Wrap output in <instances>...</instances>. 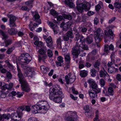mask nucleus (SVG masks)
Returning <instances> with one entry per match:
<instances>
[{
  "label": "nucleus",
  "instance_id": "1",
  "mask_svg": "<svg viewBox=\"0 0 121 121\" xmlns=\"http://www.w3.org/2000/svg\"><path fill=\"white\" fill-rule=\"evenodd\" d=\"M49 99L57 103H61L64 95L59 86L56 85L51 88L49 90Z\"/></svg>",
  "mask_w": 121,
  "mask_h": 121
},
{
  "label": "nucleus",
  "instance_id": "2",
  "mask_svg": "<svg viewBox=\"0 0 121 121\" xmlns=\"http://www.w3.org/2000/svg\"><path fill=\"white\" fill-rule=\"evenodd\" d=\"M50 107L48 103L46 100L39 101V104L33 106L31 110L34 114L38 113L44 114L46 113Z\"/></svg>",
  "mask_w": 121,
  "mask_h": 121
},
{
  "label": "nucleus",
  "instance_id": "3",
  "mask_svg": "<svg viewBox=\"0 0 121 121\" xmlns=\"http://www.w3.org/2000/svg\"><path fill=\"white\" fill-rule=\"evenodd\" d=\"M30 110V108L29 106H24L19 108L16 112L13 113L11 114L10 116L11 121H19L22 118V111H26L29 112Z\"/></svg>",
  "mask_w": 121,
  "mask_h": 121
},
{
  "label": "nucleus",
  "instance_id": "4",
  "mask_svg": "<svg viewBox=\"0 0 121 121\" xmlns=\"http://www.w3.org/2000/svg\"><path fill=\"white\" fill-rule=\"evenodd\" d=\"M79 43V44H80L79 46L77 42L76 46L73 48L72 51V54L73 56V57L76 58L78 57L81 52L83 50H87L88 49V47L85 45L84 42H82V43L81 42Z\"/></svg>",
  "mask_w": 121,
  "mask_h": 121
},
{
  "label": "nucleus",
  "instance_id": "5",
  "mask_svg": "<svg viewBox=\"0 0 121 121\" xmlns=\"http://www.w3.org/2000/svg\"><path fill=\"white\" fill-rule=\"evenodd\" d=\"M16 64L18 73L17 75L19 78V80L20 82L21 85L22 89L23 91L28 92L30 90V88L27 84L26 81L24 79V77L17 63Z\"/></svg>",
  "mask_w": 121,
  "mask_h": 121
},
{
  "label": "nucleus",
  "instance_id": "6",
  "mask_svg": "<svg viewBox=\"0 0 121 121\" xmlns=\"http://www.w3.org/2000/svg\"><path fill=\"white\" fill-rule=\"evenodd\" d=\"M32 14L33 16V19L36 23L33 24L32 22H31L29 27L30 30L32 31L34 30L35 27L41 23L40 19H39L40 16L38 13L36 11L32 12Z\"/></svg>",
  "mask_w": 121,
  "mask_h": 121
},
{
  "label": "nucleus",
  "instance_id": "7",
  "mask_svg": "<svg viewBox=\"0 0 121 121\" xmlns=\"http://www.w3.org/2000/svg\"><path fill=\"white\" fill-rule=\"evenodd\" d=\"M104 35L103 30L100 28H98L95 32L94 36L95 39V42L98 47H99V43L101 40V37Z\"/></svg>",
  "mask_w": 121,
  "mask_h": 121
},
{
  "label": "nucleus",
  "instance_id": "8",
  "mask_svg": "<svg viewBox=\"0 0 121 121\" xmlns=\"http://www.w3.org/2000/svg\"><path fill=\"white\" fill-rule=\"evenodd\" d=\"M22 67L24 69H27L24 73V76H25L30 77V78H32L34 77L35 74V72L34 69L31 68L27 67L26 65H22Z\"/></svg>",
  "mask_w": 121,
  "mask_h": 121
},
{
  "label": "nucleus",
  "instance_id": "9",
  "mask_svg": "<svg viewBox=\"0 0 121 121\" xmlns=\"http://www.w3.org/2000/svg\"><path fill=\"white\" fill-rule=\"evenodd\" d=\"M81 0H77L76 4H77V9L79 13H81L83 11V9L85 11L88 10L90 9L87 8V5L86 4H83L82 3H80Z\"/></svg>",
  "mask_w": 121,
  "mask_h": 121
},
{
  "label": "nucleus",
  "instance_id": "10",
  "mask_svg": "<svg viewBox=\"0 0 121 121\" xmlns=\"http://www.w3.org/2000/svg\"><path fill=\"white\" fill-rule=\"evenodd\" d=\"M69 116L65 118L66 121H77L78 117L76 113L75 112L69 111L68 112Z\"/></svg>",
  "mask_w": 121,
  "mask_h": 121
},
{
  "label": "nucleus",
  "instance_id": "11",
  "mask_svg": "<svg viewBox=\"0 0 121 121\" xmlns=\"http://www.w3.org/2000/svg\"><path fill=\"white\" fill-rule=\"evenodd\" d=\"M21 56L22 57L21 61L24 63L23 64L28 63L31 60V57L28 53L22 54L21 55Z\"/></svg>",
  "mask_w": 121,
  "mask_h": 121
},
{
  "label": "nucleus",
  "instance_id": "12",
  "mask_svg": "<svg viewBox=\"0 0 121 121\" xmlns=\"http://www.w3.org/2000/svg\"><path fill=\"white\" fill-rule=\"evenodd\" d=\"M76 78V77L74 75L70 73H69L68 75H66L65 77L66 83L68 84L69 83H72L73 82Z\"/></svg>",
  "mask_w": 121,
  "mask_h": 121
},
{
  "label": "nucleus",
  "instance_id": "13",
  "mask_svg": "<svg viewBox=\"0 0 121 121\" xmlns=\"http://www.w3.org/2000/svg\"><path fill=\"white\" fill-rule=\"evenodd\" d=\"M33 0H31L26 2L25 3L26 6H23L22 8V10L28 11L33 6Z\"/></svg>",
  "mask_w": 121,
  "mask_h": 121
},
{
  "label": "nucleus",
  "instance_id": "14",
  "mask_svg": "<svg viewBox=\"0 0 121 121\" xmlns=\"http://www.w3.org/2000/svg\"><path fill=\"white\" fill-rule=\"evenodd\" d=\"M104 89L103 90V93L104 94L105 96H109V95L113 96L114 93L113 88L111 87L108 88V92L106 89L104 88Z\"/></svg>",
  "mask_w": 121,
  "mask_h": 121
},
{
  "label": "nucleus",
  "instance_id": "15",
  "mask_svg": "<svg viewBox=\"0 0 121 121\" xmlns=\"http://www.w3.org/2000/svg\"><path fill=\"white\" fill-rule=\"evenodd\" d=\"M7 16L10 17V27H13L15 26L14 22L16 20L15 17L13 15H8Z\"/></svg>",
  "mask_w": 121,
  "mask_h": 121
},
{
  "label": "nucleus",
  "instance_id": "16",
  "mask_svg": "<svg viewBox=\"0 0 121 121\" xmlns=\"http://www.w3.org/2000/svg\"><path fill=\"white\" fill-rule=\"evenodd\" d=\"M39 38L36 36H35L34 38L33 42L34 44L39 47H41L43 45V43L41 41H39Z\"/></svg>",
  "mask_w": 121,
  "mask_h": 121
},
{
  "label": "nucleus",
  "instance_id": "17",
  "mask_svg": "<svg viewBox=\"0 0 121 121\" xmlns=\"http://www.w3.org/2000/svg\"><path fill=\"white\" fill-rule=\"evenodd\" d=\"M69 37L71 38L73 37L72 32L70 31H68L67 33L63 36L64 40L65 41H68Z\"/></svg>",
  "mask_w": 121,
  "mask_h": 121
},
{
  "label": "nucleus",
  "instance_id": "18",
  "mask_svg": "<svg viewBox=\"0 0 121 121\" xmlns=\"http://www.w3.org/2000/svg\"><path fill=\"white\" fill-rule=\"evenodd\" d=\"M13 86L12 83H11L9 84H6L5 83L4 85L1 87V88L2 90H4L7 89L10 90L11 89Z\"/></svg>",
  "mask_w": 121,
  "mask_h": 121
},
{
  "label": "nucleus",
  "instance_id": "19",
  "mask_svg": "<svg viewBox=\"0 0 121 121\" xmlns=\"http://www.w3.org/2000/svg\"><path fill=\"white\" fill-rule=\"evenodd\" d=\"M99 74L100 77H104L105 79H107L109 77V75L104 69H103V70H101L100 71Z\"/></svg>",
  "mask_w": 121,
  "mask_h": 121
},
{
  "label": "nucleus",
  "instance_id": "20",
  "mask_svg": "<svg viewBox=\"0 0 121 121\" xmlns=\"http://www.w3.org/2000/svg\"><path fill=\"white\" fill-rule=\"evenodd\" d=\"M46 43L47 44V46L50 48L52 46L53 43L51 37H49L46 40Z\"/></svg>",
  "mask_w": 121,
  "mask_h": 121
},
{
  "label": "nucleus",
  "instance_id": "21",
  "mask_svg": "<svg viewBox=\"0 0 121 121\" xmlns=\"http://www.w3.org/2000/svg\"><path fill=\"white\" fill-rule=\"evenodd\" d=\"M89 96L91 98H94L97 97V95L93 90H90L89 91Z\"/></svg>",
  "mask_w": 121,
  "mask_h": 121
},
{
  "label": "nucleus",
  "instance_id": "22",
  "mask_svg": "<svg viewBox=\"0 0 121 121\" xmlns=\"http://www.w3.org/2000/svg\"><path fill=\"white\" fill-rule=\"evenodd\" d=\"M65 4L71 8H72L74 6V4L72 2L71 0H65Z\"/></svg>",
  "mask_w": 121,
  "mask_h": 121
},
{
  "label": "nucleus",
  "instance_id": "23",
  "mask_svg": "<svg viewBox=\"0 0 121 121\" xmlns=\"http://www.w3.org/2000/svg\"><path fill=\"white\" fill-rule=\"evenodd\" d=\"M118 71V69L115 68L113 66L108 67V72L109 73H114Z\"/></svg>",
  "mask_w": 121,
  "mask_h": 121
},
{
  "label": "nucleus",
  "instance_id": "24",
  "mask_svg": "<svg viewBox=\"0 0 121 121\" xmlns=\"http://www.w3.org/2000/svg\"><path fill=\"white\" fill-rule=\"evenodd\" d=\"M115 56L114 53H112L111 56L112 61L108 62L107 64L108 66L109 67H111V65L112 64V62H113L115 60Z\"/></svg>",
  "mask_w": 121,
  "mask_h": 121
},
{
  "label": "nucleus",
  "instance_id": "25",
  "mask_svg": "<svg viewBox=\"0 0 121 121\" xmlns=\"http://www.w3.org/2000/svg\"><path fill=\"white\" fill-rule=\"evenodd\" d=\"M41 71L43 73H46L49 70V68L48 67H46L44 65H42L40 67Z\"/></svg>",
  "mask_w": 121,
  "mask_h": 121
},
{
  "label": "nucleus",
  "instance_id": "26",
  "mask_svg": "<svg viewBox=\"0 0 121 121\" xmlns=\"http://www.w3.org/2000/svg\"><path fill=\"white\" fill-rule=\"evenodd\" d=\"M8 32L10 34H14L17 32L16 29L14 28L10 29L8 30Z\"/></svg>",
  "mask_w": 121,
  "mask_h": 121
},
{
  "label": "nucleus",
  "instance_id": "27",
  "mask_svg": "<svg viewBox=\"0 0 121 121\" xmlns=\"http://www.w3.org/2000/svg\"><path fill=\"white\" fill-rule=\"evenodd\" d=\"M12 41L11 40H8L5 41L4 43L3 44H1V46H4L5 47H7L8 45L11 44L12 43Z\"/></svg>",
  "mask_w": 121,
  "mask_h": 121
},
{
  "label": "nucleus",
  "instance_id": "28",
  "mask_svg": "<svg viewBox=\"0 0 121 121\" xmlns=\"http://www.w3.org/2000/svg\"><path fill=\"white\" fill-rule=\"evenodd\" d=\"M63 41V40L61 39L60 37L57 38L56 40L57 44L60 45V48H61V42Z\"/></svg>",
  "mask_w": 121,
  "mask_h": 121
},
{
  "label": "nucleus",
  "instance_id": "29",
  "mask_svg": "<svg viewBox=\"0 0 121 121\" xmlns=\"http://www.w3.org/2000/svg\"><path fill=\"white\" fill-rule=\"evenodd\" d=\"M87 72L86 71H82L80 72V75L82 77H86L87 75Z\"/></svg>",
  "mask_w": 121,
  "mask_h": 121
},
{
  "label": "nucleus",
  "instance_id": "30",
  "mask_svg": "<svg viewBox=\"0 0 121 121\" xmlns=\"http://www.w3.org/2000/svg\"><path fill=\"white\" fill-rule=\"evenodd\" d=\"M99 4H98L95 6V10L97 11H99V10L101 8L100 5H103L102 2L100 1H99Z\"/></svg>",
  "mask_w": 121,
  "mask_h": 121
},
{
  "label": "nucleus",
  "instance_id": "31",
  "mask_svg": "<svg viewBox=\"0 0 121 121\" xmlns=\"http://www.w3.org/2000/svg\"><path fill=\"white\" fill-rule=\"evenodd\" d=\"M63 17L65 19H67L69 20H70L72 19V16L69 15H67L65 14H63Z\"/></svg>",
  "mask_w": 121,
  "mask_h": 121
},
{
  "label": "nucleus",
  "instance_id": "32",
  "mask_svg": "<svg viewBox=\"0 0 121 121\" xmlns=\"http://www.w3.org/2000/svg\"><path fill=\"white\" fill-rule=\"evenodd\" d=\"M93 36L92 35H90L87 38L86 40L88 43H90L93 41V40L92 37Z\"/></svg>",
  "mask_w": 121,
  "mask_h": 121
},
{
  "label": "nucleus",
  "instance_id": "33",
  "mask_svg": "<svg viewBox=\"0 0 121 121\" xmlns=\"http://www.w3.org/2000/svg\"><path fill=\"white\" fill-rule=\"evenodd\" d=\"M76 40H77V41H78L79 39H80V41H81V39H83V36H80V35H79L78 33H77L76 34Z\"/></svg>",
  "mask_w": 121,
  "mask_h": 121
},
{
  "label": "nucleus",
  "instance_id": "34",
  "mask_svg": "<svg viewBox=\"0 0 121 121\" xmlns=\"http://www.w3.org/2000/svg\"><path fill=\"white\" fill-rule=\"evenodd\" d=\"M99 83L101 87H103L104 86L105 83L104 80L102 79H101L99 81Z\"/></svg>",
  "mask_w": 121,
  "mask_h": 121
},
{
  "label": "nucleus",
  "instance_id": "35",
  "mask_svg": "<svg viewBox=\"0 0 121 121\" xmlns=\"http://www.w3.org/2000/svg\"><path fill=\"white\" fill-rule=\"evenodd\" d=\"M84 63V61L83 60L81 61L79 63V68L80 69H81L83 68L84 65L83 64Z\"/></svg>",
  "mask_w": 121,
  "mask_h": 121
},
{
  "label": "nucleus",
  "instance_id": "36",
  "mask_svg": "<svg viewBox=\"0 0 121 121\" xmlns=\"http://www.w3.org/2000/svg\"><path fill=\"white\" fill-rule=\"evenodd\" d=\"M114 6L115 8L119 9L121 8V4L119 3H116L114 4Z\"/></svg>",
  "mask_w": 121,
  "mask_h": 121
},
{
  "label": "nucleus",
  "instance_id": "37",
  "mask_svg": "<svg viewBox=\"0 0 121 121\" xmlns=\"http://www.w3.org/2000/svg\"><path fill=\"white\" fill-rule=\"evenodd\" d=\"M47 54L48 56L49 57H51L53 55V54L52 51L50 49L47 50Z\"/></svg>",
  "mask_w": 121,
  "mask_h": 121
},
{
  "label": "nucleus",
  "instance_id": "38",
  "mask_svg": "<svg viewBox=\"0 0 121 121\" xmlns=\"http://www.w3.org/2000/svg\"><path fill=\"white\" fill-rule=\"evenodd\" d=\"M14 48L15 47H13L8 49L6 52L8 54H10Z\"/></svg>",
  "mask_w": 121,
  "mask_h": 121
},
{
  "label": "nucleus",
  "instance_id": "39",
  "mask_svg": "<svg viewBox=\"0 0 121 121\" xmlns=\"http://www.w3.org/2000/svg\"><path fill=\"white\" fill-rule=\"evenodd\" d=\"M104 33L105 35L104 37V42H106L107 41L106 40V39L108 37V36L109 35L108 34L107 31L106 30L105 31Z\"/></svg>",
  "mask_w": 121,
  "mask_h": 121
},
{
  "label": "nucleus",
  "instance_id": "40",
  "mask_svg": "<svg viewBox=\"0 0 121 121\" xmlns=\"http://www.w3.org/2000/svg\"><path fill=\"white\" fill-rule=\"evenodd\" d=\"M110 50V48H109V46L107 45L105 46V48L104 49V51L105 52H109V50Z\"/></svg>",
  "mask_w": 121,
  "mask_h": 121
},
{
  "label": "nucleus",
  "instance_id": "41",
  "mask_svg": "<svg viewBox=\"0 0 121 121\" xmlns=\"http://www.w3.org/2000/svg\"><path fill=\"white\" fill-rule=\"evenodd\" d=\"M91 75L93 77H95V76L96 71L94 69H93L91 70Z\"/></svg>",
  "mask_w": 121,
  "mask_h": 121
},
{
  "label": "nucleus",
  "instance_id": "42",
  "mask_svg": "<svg viewBox=\"0 0 121 121\" xmlns=\"http://www.w3.org/2000/svg\"><path fill=\"white\" fill-rule=\"evenodd\" d=\"M0 35L3 36V39H6L7 37V36L5 33L1 30H0Z\"/></svg>",
  "mask_w": 121,
  "mask_h": 121
},
{
  "label": "nucleus",
  "instance_id": "43",
  "mask_svg": "<svg viewBox=\"0 0 121 121\" xmlns=\"http://www.w3.org/2000/svg\"><path fill=\"white\" fill-rule=\"evenodd\" d=\"M63 60V58L61 56H59L57 58V60L60 63H63L64 61Z\"/></svg>",
  "mask_w": 121,
  "mask_h": 121
},
{
  "label": "nucleus",
  "instance_id": "44",
  "mask_svg": "<svg viewBox=\"0 0 121 121\" xmlns=\"http://www.w3.org/2000/svg\"><path fill=\"white\" fill-rule=\"evenodd\" d=\"M90 86L92 88L94 89H96L98 87L97 85L95 83V82L91 84Z\"/></svg>",
  "mask_w": 121,
  "mask_h": 121
},
{
  "label": "nucleus",
  "instance_id": "45",
  "mask_svg": "<svg viewBox=\"0 0 121 121\" xmlns=\"http://www.w3.org/2000/svg\"><path fill=\"white\" fill-rule=\"evenodd\" d=\"M65 61H69L70 59V55L69 54H67L65 56Z\"/></svg>",
  "mask_w": 121,
  "mask_h": 121
},
{
  "label": "nucleus",
  "instance_id": "46",
  "mask_svg": "<svg viewBox=\"0 0 121 121\" xmlns=\"http://www.w3.org/2000/svg\"><path fill=\"white\" fill-rule=\"evenodd\" d=\"M38 52L40 54L44 55L46 53L45 51L43 49H41L38 51Z\"/></svg>",
  "mask_w": 121,
  "mask_h": 121
},
{
  "label": "nucleus",
  "instance_id": "47",
  "mask_svg": "<svg viewBox=\"0 0 121 121\" xmlns=\"http://www.w3.org/2000/svg\"><path fill=\"white\" fill-rule=\"evenodd\" d=\"M0 96L1 98H4L6 96V94L3 91H1L0 93Z\"/></svg>",
  "mask_w": 121,
  "mask_h": 121
},
{
  "label": "nucleus",
  "instance_id": "48",
  "mask_svg": "<svg viewBox=\"0 0 121 121\" xmlns=\"http://www.w3.org/2000/svg\"><path fill=\"white\" fill-rule=\"evenodd\" d=\"M6 62L7 63V65L8 67L10 69H14V67L12 65L10 64L8 61H6Z\"/></svg>",
  "mask_w": 121,
  "mask_h": 121
},
{
  "label": "nucleus",
  "instance_id": "49",
  "mask_svg": "<svg viewBox=\"0 0 121 121\" xmlns=\"http://www.w3.org/2000/svg\"><path fill=\"white\" fill-rule=\"evenodd\" d=\"M100 62L99 61H97L95 62L94 65V67L98 68L99 67L100 65Z\"/></svg>",
  "mask_w": 121,
  "mask_h": 121
},
{
  "label": "nucleus",
  "instance_id": "50",
  "mask_svg": "<svg viewBox=\"0 0 121 121\" xmlns=\"http://www.w3.org/2000/svg\"><path fill=\"white\" fill-rule=\"evenodd\" d=\"M28 121H38L37 119L35 117H30L28 119Z\"/></svg>",
  "mask_w": 121,
  "mask_h": 121
},
{
  "label": "nucleus",
  "instance_id": "51",
  "mask_svg": "<svg viewBox=\"0 0 121 121\" xmlns=\"http://www.w3.org/2000/svg\"><path fill=\"white\" fill-rule=\"evenodd\" d=\"M72 23L70 22H68L65 24L64 26H66V28L68 29L71 26Z\"/></svg>",
  "mask_w": 121,
  "mask_h": 121
},
{
  "label": "nucleus",
  "instance_id": "52",
  "mask_svg": "<svg viewBox=\"0 0 121 121\" xmlns=\"http://www.w3.org/2000/svg\"><path fill=\"white\" fill-rule=\"evenodd\" d=\"M88 82L90 84V85H91V84L95 82L94 80L92 79H89L88 80Z\"/></svg>",
  "mask_w": 121,
  "mask_h": 121
},
{
  "label": "nucleus",
  "instance_id": "53",
  "mask_svg": "<svg viewBox=\"0 0 121 121\" xmlns=\"http://www.w3.org/2000/svg\"><path fill=\"white\" fill-rule=\"evenodd\" d=\"M84 109L86 112L88 113L89 111V107L88 106L86 105L84 107Z\"/></svg>",
  "mask_w": 121,
  "mask_h": 121
},
{
  "label": "nucleus",
  "instance_id": "54",
  "mask_svg": "<svg viewBox=\"0 0 121 121\" xmlns=\"http://www.w3.org/2000/svg\"><path fill=\"white\" fill-rule=\"evenodd\" d=\"M47 23L48 25H49L52 28V29L54 28L53 27L54 26V24L53 23L49 21Z\"/></svg>",
  "mask_w": 121,
  "mask_h": 121
},
{
  "label": "nucleus",
  "instance_id": "55",
  "mask_svg": "<svg viewBox=\"0 0 121 121\" xmlns=\"http://www.w3.org/2000/svg\"><path fill=\"white\" fill-rule=\"evenodd\" d=\"M23 94L24 93L23 92H18L17 93V96L18 98H20L22 96Z\"/></svg>",
  "mask_w": 121,
  "mask_h": 121
},
{
  "label": "nucleus",
  "instance_id": "56",
  "mask_svg": "<svg viewBox=\"0 0 121 121\" xmlns=\"http://www.w3.org/2000/svg\"><path fill=\"white\" fill-rule=\"evenodd\" d=\"M50 13L53 16L56 15V11L53 9H52L51 10Z\"/></svg>",
  "mask_w": 121,
  "mask_h": 121
},
{
  "label": "nucleus",
  "instance_id": "57",
  "mask_svg": "<svg viewBox=\"0 0 121 121\" xmlns=\"http://www.w3.org/2000/svg\"><path fill=\"white\" fill-rule=\"evenodd\" d=\"M7 77L9 79H10L12 77V75L10 72H7L6 73Z\"/></svg>",
  "mask_w": 121,
  "mask_h": 121
},
{
  "label": "nucleus",
  "instance_id": "58",
  "mask_svg": "<svg viewBox=\"0 0 121 121\" xmlns=\"http://www.w3.org/2000/svg\"><path fill=\"white\" fill-rule=\"evenodd\" d=\"M95 92L97 94V93H99L101 92V89L98 88L97 87L96 89H95Z\"/></svg>",
  "mask_w": 121,
  "mask_h": 121
},
{
  "label": "nucleus",
  "instance_id": "59",
  "mask_svg": "<svg viewBox=\"0 0 121 121\" xmlns=\"http://www.w3.org/2000/svg\"><path fill=\"white\" fill-rule=\"evenodd\" d=\"M70 98L74 100H77L78 98L77 97H75L73 95L71 94L70 95Z\"/></svg>",
  "mask_w": 121,
  "mask_h": 121
},
{
  "label": "nucleus",
  "instance_id": "60",
  "mask_svg": "<svg viewBox=\"0 0 121 121\" xmlns=\"http://www.w3.org/2000/svg\"><path fill=\"white\" fill-rule=\"evenodd\" d=\"M55 34H56L57 33V30L58 29V27L57 26L55 27V29L53 28L52 29Z\"/></svg>",
  "mask_w": 121,
  "mask_h": 121
},
{
  "label": "nucleus",
  "instance_id": "61",
  "mask_svg": "<svg viewBox=\"0 0 121 121\" xmlns=\"http://www.w3.org/2000/svg\"><path fill=\"white\" fill-rule=\"evenodd\" d=\"M117 79L119 81H121V76L120 74H118L116 76Z\"/></svg>",
  "mask_w": 121,
  "mask_h": 121
},
{
  "label": "nucleus",
  "instance_id": "62",
  "mask_svg": "<svg viewBox=\"0 0 121 121\" xmlns=\"http://www.w3.org/2000/svg\"><path fill=\"white\" fill-rule=\"evenodd\" d=\"M17 93L14 91H12L9 94V96H15L17 95Z\"/></svg>",
  "mask_w": 121,
  "mask_h": 121
},
{
  "label": "nucleus",
  "instance_id": "63",
  "mask_svg": "<svg viewBox=\"0 0 121 121\" xmlns=\"http://www.w3.org/2000/svg\"><path fill=\"white\" fill-rule=\"evenodd\" d=\"M72 91L73 93L74 94H77L78 93V91H75V88L73 87L72 88Z\"/></svg>",
  "mask_w": 121,
  "mask_h": 121
},
{
  "label": "nucleus",
  "instance_id": "64",
  "mask_svg": "<svg viewBox=\"0 0 121 121\" xmlns=\"http://www.w3.org/2000/svg\"><path fill=\"white\" fill-rule=\"evenodd\" d=\"M99 22V20L98 19L96 18H95L94 20V24L95 25H97L98 24Z\"/></svg>",
  "mask_w": 121,
  "mask_h": 121
}]
</instances>
